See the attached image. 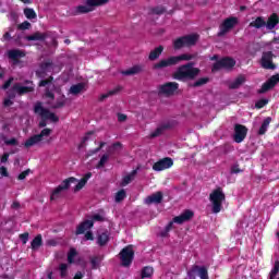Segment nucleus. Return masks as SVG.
I'll return each instance as SVG.
<instances>
[{
    "mask_svg": "<svg viewBox=\"0 0 279 279\" xmlns=\"http://www.w3.org/2000/svg\"><path fill=\"white\" fill-rule=\"evenodd\" d=\"M195 63L189 62L183 64L177 69L173 73V80H178V82H186L196 80L197 75H199L201 70L194 66Z\"/></svg>",
    "mask_w": 279,
    "mask_h": 279,
    "instance_id": "f257e3e1",
    "label": "nucleus"
},
{
    "mask_svg": "<svg viewBox=\"0 0 279 279\" xmlns=\"http://www.w3.org/2000/svg\"><path fill=\"white\" fill-rule=\"evenodd\" d=\"M195 58H197V54L183 53L180 56H172L168 59H161L157 63H154L153 69L154 71H160L169 66H175V64H180L182 61L189 62V60H195Z\"/></svg>",
    "mask_w": 279,
    "mask_h": 279,
    "instance_id": "f03ea898",
    "label": "nucleus"
},
{
    "mask_svg": "<svg viewBox=\"0 0 279 279\" xmlns=\"http://www.w3.org/2000/svg\"><path fill=\"white\" fill-rule=\"evenodd\" d=\"M34 112L40 117L38 128H47V121H51V123H58L60 121V118L49 109L43 107L40 101L35 104Z\"/></svg>",
    "mask_w": 279,
    "mask_h": 279,
    "instance_id": "7ed1b4c3",
    "label": "nucleus"
},
{
    "mask_svg": "<svg viewBox=\"0 0 279 279\" xmlns=\"http://www.w3.org/2000/svg\"><path fill=\"white\" fill-rule=\"evenodd\" d=\"M197 40H199L198 35H184L174 39L172 43V47L174 51H180V49H184V47H193L197 45Z\"/></svg>",
    "mask_w": 279,
    "mask_h": 279,
    "instance_id": "20e7f679",
    "label": "nucleus"
},
{
    "mask_svg": "<svg viewBox=\"0 0 279 279\" xmlns=\"http://www.w3.org/2000/svg\"><path fill=\"white\" fill-rule=\"evenodd\" d=\"M209 202L213 204V213L215 215L221 213L222 204L226 202V194L221 187L214 190L209 194Z\"/></svg>",
    "mask_w": 279,
    "mask_h": 279,
    "instance_id": "39448f33",
    "label": "nucleus"
},
{
    "mask_svg": "<svg viewBox=\"0 0 279 279\" xmlns=\"http://www.w3.org/2000/svg\"><path fill=\"white\" fill-rule=\"evenodd\" d=\"M192 217H195V213L191 209H185L181 215L175 216L172 221H170L165 230L166 232H171L173 230V223H178L179 226H182V223H186V221H191Z\"/></svg>",
    "mask_w": 279,
    "mask_h": 279,
    "instance_id": "423d86ee",
    "label": "nucleus"
},
{
    "mask_svg": "<svg viewBox=\"0 0 279 279\" xmlns=\"http://www.w3.org/2000/svg\"><path fill=\"white\" fill-rule=\"evenodd\" d=\"M234 66H236V61L234 59L231 57H223L214 63L211 71L213 73L216 71H221V69H225L226 71H232Z\"/></svg>",
    "mask_w": 279,
    "mask_h": 279,
    "instance_id": "0eeeda50",
    "label": "nucleus"
},
{
    "mask_svg": "<svg viewBox=\"0 0 279 279\" xmlns=\"http://www.w3.org/2000/svg\"><path fill=\"white\" fill-rule=\"evenodd\" d=\"M74 182H77V179L75 177H70L63 180L62 183L52 191L50 195L51 202H53V199H58L62 191H69V189H71V184H74Z\"/></svg>",
    "mask_w": 279,
    "mask_h": 279,
    "instance_id": "6e6552de",
    "label": "nucleus"
},
{
    "mask_svg": "<svg viewBox=\"0 0 279 279\" xmlns=\"http://www.w3.org/2000/svg\"><path fill=\"white\" fill-rule=\"evenodd\" d=\"M120 260L122 267H130L134 260V248L132 245H128L120 252Z\"/></svg>",
    "mask_w": 279,
    "mask_h": 279,
    "instance_id": "1a4fd4ad",
    "label": "nucleus"
},
{
    "mask_svg": "<svg viewBox=\"0 0 279 279\" xmlns=\"http://www.w3.org/2000/svg\"><path fill=\"white\" fill-rule=\"evenodd\" d=\"M274 58H276V54H274L272 51L263 52L262 59H260L262 69H266L267 71H276V64L274 62Z\"/></svg>",
    "mask_w": 279,
    "mask_h": 279,
    "instance_id": "9d476101",
    "label": "nucleus"
},
{
    "mask_svg": "<svg viewBox=\"0 0 279 279\" xmlns=\"http://www.w3.org/2000/svg\"><path fill=\"white\" fill-rule=\"evenodd\" d=\"M236 25H239V17L231 16L226 19L219 26L220 31L218 33V36H226V34H228L230 29H234Z\"/></svg>",
    "mask_w": 279,
    "mask_h": 279,
    "instance_id": "9b49d317",
    "label": "nucleus"
},
{
    "mask_svg": "<svg viewBox=\"0 0 279 279\" xmlns=\"http://www.w3.org/2000/svg\"><path fill=\"white\" fill-rule=\"evenodd\" d=\"M195 274H198V277L201 279H209L208 278V268L206 266H197L194 265L192 268L187 271V277L185 279H195Z\"/></svg>",
    "mask_w": 279,
    "mask_h": 279,
    "instance_id": "f8f14e48",
    "label": "nucleus"
},
{
    "mask_svg": "<svg viewBox=\"0 0 279 279\" xmlns=\"http://www.w3.org/2000/svg\"><path fill=\"white\" fill-rule=\"evenodd\" d=\"M279 83V74L272 75L270 78H268L262 87L257 90L258 95H264V93H269L272 88L276 87V84Z\"/></svg>",
    "mask_w": 279,
    "mask_h": 279,
    "instance_id": "ddd939ff",
    "label": "nucleus"
},
{
    "mask_svg": "<svg viewBox=\"0 0 279 279\" xmlns=\"http://www.w3.org/2000/svg\"><path fill=\"white\" fill-rule=\"evenodd\" d=\"M279 83V74L272 75L270 78H268L262 87L257 90L258 95H264V93H269L272 88L276 87V84Z\"/></svg>",
    "mask_w": 279,
    "mask_h": 279,
    "instance_id": "4468645a",
    "label": "nucleus"
},
{
    "mask_svg": "<svg viewBox=\"0 0 279 279\" xmlns=\"http://www.w3.org/2000/svg\"><path fill=\"white\" fill-rule=\"evenodd\" d=\"M247 138V129L243 124L234 125L233 141L234 143H243Z\"/></svg>",
    "mask_w": 279,
    "mask_h": 279,
    "instance_id": "2eb2a0df",
    "label": "nucleus"
},
{
    "mask_svg": "<svg viewBox=\"0 0 279 279\" xmlns=\"http://www.w3.org/2000/svg\"><path fill=\"white\" fill-rule=\"evenodd\" d=\"M178 88H180V84L175 82H168L159 86V95H167L169 97L173 95Z\"/></svg>",
    "mask_w": 279,
    "mask_h": 279,
    "instance_id": "dca6fc26",
    "label": "nucleus"
},
{
    "mask_svg": "<svg viewBox=\"0 0 279 279\" xmlns=\"http://www.w3.org/2000/svg\"><path fill=\"white\" fill-rule=\"evenodd\" d=\"M173 159L171 157H165L153 165L154 171H165V169H171Z\"/></svg>",
    "mask_w": 279,
    "mask_h": 279,
    "instance_id": "f3484780",
    "label": "nucleus"
},
{
    "mask_svg": "<svg viewBox=\"0 0 279 279\" xmlns=\"http://www.w3.org/2000/svg\"><path fill=\"white\" fill-rule=\"evenodd\" d=\"M163 198L165 195L162 194V192L158 191L147 196L145 198V204H147V206H151V204H162Z\"/></svg>",
    "mask_w": 279,
    "mask_h": 279,
    "instance_id": "a211bd4d",
    "label": "nucleus"
},
{
    "mask_svg": "<svg viewBox=\"0 0 279 279\" xmlns=\"http://www.w3.org/2000/svg\"><path fill=\"white\" fill-rule=\"evenodd\" d=\"M95 226L93 220H84L76 227L75 234L80 236V234H84L85 232L90 231V229Z\"/></svg>",
    "mask_w": 279,
    "mask_h": 279,
    "instance_id": "6ab92c4d",
    "label": "nucleus"
},
{
    "mask_svg": "<svg viewBox=\"0 0 279 279\" xmlns=\"http://www.w3.org/2000/svg\"><path fill=\"white\" fill-rule=\"evenodd\" d=\"M13 90H15L17 93V95H20V97H23V95H27L29 93H34V86L29 85V86H21V84L15 83L13 85Z\"/></svg>",
    "mask_w": 279,
    "mask_h": 279,
    "instance_id": "aec40b11",
    "label": "nucleus"
},
{
    "mask_svg": "<svg viewBox=\"0 0 279 279\" xmlns=\"http://www.w3.org/2000/svg\"><path fill=\"white\" fill-rule=\"evenodd\" d=\"M40 70L41 72H36V75H38V77H43V73H49L51 71H53V61L51 60H47L40 63Z\"/></svg>",
    "mask_w": 279,
    "mask_h": 279,
    "instance_id": "412c9836",
    "label": "nucleus"
},
{
    "mask_svg": "<svg viewBox=\"0 0 279 279\" xmlns=\"http://www.w3.org/2000/svg\"><path fill=\"white\" fill-rule=\"evenodd\" d=\"M278 25H279V16L277 15V13H272L268 17L265 27L271 32V29H276Z\"/></svg>",
    "mask_w": 279,
    "mask_h": 279,
    "instance_id": "4be33fe9",
    "label": "nucleus"
},
{
    "mask_svg": "<svg viewBox=\"0 0 279 279\" xmlns=\"http://www.w3.org/2000/svg\"><path fill=\"white\" fill-rule=\"evenodd\" d=\"M144 69H145V66H143L141 64H136L128 70L122 71L121 74L126 75V76L138 75V73H143Z\"/></svg>",
    "mask_w": 279,
    "mask_h": 279,
    "instance_id": "5701e85b",
    "label": "nucleus"
},
{
    "mask_svg": "<svg viewBox=\"0 0 279 279\" xmlns=\"http://www.w3.org/2000/svg\"><path fill=\"white\" fill-rule=\"evenodd\" d=\"M166 130H171L170 123H163L159 125L154 132L150 133V138H157V136H161Z\"/></svg>",
    "mask_w": 279,
    "mask_h": 279,
    "instance_id": "b1692460",
    "label": "nucleus"
},
{
    "mask_svg": "<svg viewBox=\"0 0 279 279\" xmlns=\"http://www.w3.org/2000/svg\"><path fill=\"white\" fill-rule=\"evenodd\" d=\"M93 178V172H87L75 185L74 193H77V191H82L84 186H86L89 179Z\"/></svg>",
    "mask_w": 279,
    "mask_h": 279,
    "instance_id": "393cba45",
    "label": "nucleus"
},
{
    "mask_svg": "<svg viewBox=\"0 0 279 279\" xmlns=\"http://www.w3.org/2000/svg\"><path fill=\"white\" fill-rule=\"evenodd\" d=\"M8 56L10 60H14V62H17L19 58H25L26 53L21 49H12L9 50Z\"/></svg>",
    "mask_w": 279,
    "mask_h": 279,
    "instance_id": "a878e982",
    "label": "nucleus"
},
{
    "mask_svg": "<svg viewBox=\"0 0 279 279\" xmlns=\"http://www.w3.org/2000/svg\"><path fill=\"white\" fill-rule=\"evenodd\" d=\"M163 51H165V47L158 46L157 48L150 51V53L148 54V60H150V62L158 60V58L162 56Z\"/></svg>",
    "mask_w": 279,
    "mask_h": 279,
    "instance_id": "bb28decb",
    "label": "nucleus"
},
{
    "mask_svg": "<svg viewBox=\"0 0 279 279\" xmlns=\"http://www.w3.org/2000/svg\"><path fill=\"white\" fill-rule=\"evenodd\" d=\"M243 84H245V76L240 75L229 84V88L230 90H236V88H241Z\"/></svg>",
    "mask_w": 279,
    "mask_h": 279,
    "instance_id": "cd10ccee",
    "label": "nucleus"
},
{
    "mask_svg": "<svg viewBox=\"0 0 279 279\" xmlns=\"http://www.w3.org/2000/svg\"><path fill=\"white\" fill-rule=\"evenodd\" d=\"M121 149H123V144H121V142H116L108 147L107 154H109V156H114V154H120Z\"/></svg>",
    "mask_w": 279,
    "mask_h": 279,
    "instance_id": "c85d7f7f",
    "label": "nucleus"
},
{
    "mask_svg": "<svg viewBox=\"0 0 279 279\" xmlns=\"http://www.w3.org/2000/svg\"><path fill=\"white\" fill-rule=\"evenodd\" d=\"M265 25H266L265 17L257 16L254 21H252L248 24V27H254L255 29H263V27H265Z\"/></svg>",
    "mask_w": 279,
    "mask_h": 279,
    "instance_id": "c756f323",
    "label": "nucleus"
},
{
    "mask_svg": "<svg viewBox=\"0 0 279 279\" xmlns=\"http://www.w3.org/2000/svg\"><path fill=\"white\" fill-rule=\"evenodd\" d=\"M109 241H110V235L108 234V232H102V233L98 234V236H97V244L100 247L108 245Z\"/></svg>",
    "mask_w": 279,
    "mask_h": 279,
    "instance_id": "7c9ffc66",
    "label": "nucleus"
},
{
    "mask_svg": "<svg viewBox=\"0 0 279 279\" xmlns=\"http://www.w3.org/2000/svg\"><path fill=\"white\" fill-rule=\"evenodd\" d=\"M43 140H40V135L36 134L31 136L26 142L24 143V147L29 148L34 147V145H38Z\"/></svg>",
    "mask_w": 279,
    "mask_h": 279,
    "instance_id": "2f4dec72",
    "label": "nucleus"
},
{
    "mask_svg": "<svg viewBox=\"0 0 279 279\" xmlns=\"http://www.w3.org/2000/svg\"><path fill=\"white\" fill-rule=\"evenodd\" d=\"M46 38H47V34L40 33V32H36L33 35H27L25 37V40H28V41L45 40Z\"/></svg>",
    "mask_w": 279,
    "mask_h": 279,
    "instance_id": "473e14b6",
    "label": "nucleus"
},
{
    "mask_svg": "<svg viewBox=\"0 0 279 279\" xmlns=\"http://www.w3.org/2000/svg\"><path fill=\"white\" fill-rule=\"evenodd\" d=\"M270 123H271V117H267V118L263 121V123H262V125H260V128H259V130H258L259 136H263V135L267 134V130L269 129V124H270Z\"/></svg>",
    "mask_w": 279,
    "mask_h": 279,
    "instance_id": "72a5a7b5",
    "label": "nucleus"
},
{
    "mask_svg": "<svg viewBox=\"0 0 279 279\" xmlns=\"http://www.w3.org/2000/svg\"><path fill=\"white\" fill-rule=\"evenodd\" d=\"M31 247L33 251L38 250L39 247H43V234H37L33 241L31 242Z\"/></svg>",
    "mask_w": 279,
    "mask_h": 279,
    "instance_id": "f704fd0d",
    "label": "nucleus"
},
{
    "mask_svg": "<svg viewBox=\"0 0 279 279\" xmlns=\"http://www.w3.org/2000/svg\"><path fill=\"white\" fill-rule=\"evenodd\" d=\"M110 0H86V5H90L93 10L95 8H100L101 5H106V3H109Z\"/></svg>",
    "mask_w": 279,
    "mask_h": 279,
    "instance_id": "c9c22d12",
    "label": "nucleus"
},
{
    "mask_svg": "<svg viewBox=\"0 0 279 279\" xmlns=\"http://www.w3.org/2000/svg\"><path fill=\"white\" fill-rule=\"evenodd\" d=\"M154 276V268L151 266H145L141 271V278H151Z\"/></svg>",
    "mask_w": 279,
    "mask_h": 279,
    "instance_id": "e433bc0d",
    "label": "nucleus"
},
{
    "mask_svg": "<svg viewBox=\"0 0 279 279\" xmlns=\"http://www.w3.org/2000/svg\"><path fill=\"white\" fill-rule=\"evenodd\" d=\"M93 11L94 9L88 4L78 5L75 9V14H88V12H93Z\"/></svg>",
    "mask_w": 279,
    "mask_h": 279,
    "instance_id": "4c0bfd02",
    "label": "nucleus"
},
{
    "mask_svg": "<svg viewBox=\"0 0 279 279\" xmlns=\"http://www.w3.org/2000/svg\"><path fill=\"white\" fill-rule=\"evenodd\" d=\"M101 260H104V257H101V256L89 257L92 269H99V265H101Z\"/></svg>",
    "mask_w": 279,
    "mask_h": 279,
    "instance_id": "58836bf2",
    "label": "nucleus"
},
{
    "mask_svg": "<svg viewBox=\"0 0 279 279\" xmlns=\"http://www.w3.org/2000/svg\"><path fill=\"white\" fill-rule=\"evenodd\" d=\"M108 160H110V154L106 153L100 157V160L96 165V169H104V167H106L108 163Z\"/></svg>",
    "mask_w": 279,
    "mask_h": 279,
    "instance_id": "ea45409f",
    "label": "nucleus"
},
{
    "mask_svg": "<svg viewBox=\"0 0 279 279\" xmlns=\"http://www.w3.org/2000/svg\"><path fill=\"white\" fill-rule=\"evenodd\" d=\"M167 9L162 5H157L154 8H150L149 14H156L157 16H161V14L166 13Z\"/></svg>",
    "mask_w": 279,
    "mask_h": 279,
    "instance_id": "a19ab883",
    "label": "nucleus"
},
{
    "mask_svg": "<svg viewBox=\"0 0 279 279\" xmlns=\"http://www.w3.org/2000/svg\"><path fill=\"white\" fill-rule=\"evenodd\" d=\"M121 90V87H116L114 89L109 90L107 94L100 95L98 98V101H104L105 99H108V97H112L113 95H117Z\"/></svg>",
    "mask_w": 279,
    "mask_h": 279,
    "instance_id": "79ce46f5",
    "label": "nucleus"
},
{
    "mask_svg": "<svg viewBox=\"0 0 279 279\" xmlns=\"http://www.w3.org/2000/svg\"><path fill=\"white\" fill-rule=\"evenodd\" d=\"M82 90H84V83H78L70 87L71 95H80Z\"/></svg>",
    "mask_w": 279,
    "mask_h": 279,
    "instance_id": "37998d69",
    "label": "nucleus"
},
{
    "mask_svg": "<svg viewBox=\"0 0 279 279\" xmlns=\"http://www.w3.org/2000/svg\"><path fill=\"white\" fill-rule=\"evenodd\" d=\"M24 15L26 16V19H28V21H33V19H37V16H38L36 14V11L32 8H25Z\"/></svg>",
    "mask_w": 279,
    "mask_h": 279,
    "instance_id": "c03bdc74",
    "label": "nucleus"
},
{
    "mask_svg": "<svg viewBox=\"0 0 279 279\" xmlns=\"http://www.w3.org/2000/svg\"><path fill=\"white\" fill-rule=\"evenodd\" d=\"M125 197H128V193L125 192V190H120L116 193L114 202L117 204H121V202H123Z\"/></svg>",
    "mask_w": 279,
    "mask_h": 279,
    "instance_id": "a18cd8bd",
    "label": "nucleus"
},
{
    "mask_svg": "<svg viewBox=\"0 0 279 279\" xmlns=\"http://www.w3.org/2000/svg\"><path fill=\"white\" fill-rule=\"evenodd\" d=\"M210 82L209 77H201L196 82H194L191 86L193 88H199V86H204Z\"/></svg>",
    "mask_w": 279,
    "mask_h": 279,
    "instance_id": "49530a36",
    "label": "nucleus"
},
{
    "mask_svg": "<svg viewBox=\"0 0 279 279\" xmlns=\"http://www.w3.org/2000/svg\"><path fill=\"white\" fill-rule=\"evenodd\" d=\"M267 104H269V99H267V98H262V99H259V100H257V101L255 102V108H256L257 110H262V108H264L265 106H267Z\"/></svg>",
    "mask_w": 279,
    "mask_h": 279,
    "instance_id": "de8ad7c7",
    "label": "nucleus"
},
{
    "mask_svg": "<svg viewBox=\"0 0 279 279\" xmlns=\"http://www.w3.org/2000/svg\"><path fill=\"white\" fill-rule=\"evenodd\" d=\"M136 173V170H134L132 172V174H129V175H125L122 180V186H128V184H130V182H132V180H134L133 175H135Z\"/></svg>",
    "mask_w": 279,
    "mask_h": 279,
    "instance_id": "09e8293b",
    "label": "nucleus"
},
{
    "mask_svg": "<svg viewBox=\"0 0 279 279\" xmlns=\"http://www.w3.org/2000/svg\"><path fill=\"white\" fill-rule=\"evenodd\" d=\"M64 106H66V100H64V98L57 99L56 104L52 105V109L58 110L60 108H64Z\"/></svg>",
    "mask_w": 279,
    "mask_h": 279,
    "instance_id": "8fccbe9b",
    "label": "nucleus"
},
{
    "mask_svg": "<svg viewBox=\"0 0 279 279\" xmlns=\"http://www.w3.org/2000/svg\"><path fill=\"white\" fill-rule=\"evenodd\" d=\"M75 256H77V251L75 248H71L68 254V263H70V265H72V263H74Z\"/></svg>",
    "mask_w": 279,
    "mask_h": 279,
    "instance_id": "3c124183",
    "label": "nucleus"
},
{
    "mask_svg": "<svg viewBox=\"0 0 279 279\" xmlns=\"http://www.w3.org/2000/svg\"><path fill=\"white\" fill-rule=\"evenodd\" d=\"M32 27V23H29L28 21H24L23 23L17 25V29H20L21 32H25V29H29Z\"/></svg>",
    "mask_w": 279,
    "mask_h": 279,
    "instance_id": "603ef678",
    "label": "nucleus"
},
{
    "mask_svg": "<svg viewBox=\"0 0 279 279\" xmlns=\"http://www.w3.org/2000/svg\"><path fill=\"white\" fill-rule=\"evenodd\" d=\"M278 271H279V262H275V266L270 271V279H275L276 276H278Z\"/></svg>",
    "mask_w": 279,
    "mask_h": 279,
    "instance_id": "864d4df0",
    "label": "nucleus"
},
{
    "mask_svg": "<svg viewBox=\"0 0 279 279\" xmlns=\"http://www.w3.org/2000/svg\"><path fill=\"white\" fill-rule=\"evenodd\" d=\"M59 269H60L61 278H66V271L69 269V265L60 264Z\"/></svg>",
    "mask_w": 279,
    "mask_h": 279,
    "instance_id": "5fc2aeb1",
    "label": "nucleus"
},
{
    "mask_svg": "<svg viewBox=\"0 0 279 279\" xmlns=\"http://www.w3.org/2000/svg\"><path fill=\"white\" fill-rule=\"evenodd\" d=\"M51 82H53V76H49L48 78L46 80H41L38 84L39 87H45L49 84H51Z\"/></svg>",
    "mask_w": 279,
    "mask_h": 279,
    "instance_id": "6e6d98bb",
    "label": "nucleus"
},
{
    "mask_svg": "<svg viewBox=\"0 0 279 279\" xmlns=\"http://www.w3.org/2000/svg\"><path fill=\"white\" fill-rule=\"evenodd\" d=\"M7 99H16V89H14V86L7 92Z\"/></svg>",
    "mask_w": 279,
    "mask_h": 279,
    "instance_id": "4d7b16f0",
    "label": "nucleus"
},
{
    "mask_svg": "<svg viewBox=\"0 0 279 279\" xmlns=\"http://www.w3.org/2000/svg\"><path fill=\"white\" fill-rule=\"evenodd\" d=\"M51 135V129H44L37 136L43 141L44 136H50Z\"/></svg>",
    "mask_w": 279,
    "mask_h": 279,
    "instance_id": "13d9d810",
    "label": "nucleus"
},
{
    "mask_svg": "<svg viewBox=\"0 0 279 279\" xmlns=\"http://www.w3.org/2000/svg\"><path fill=\"white\" fill-rule=\"evenodd\" d=\"M29 173H32L31 169H26L23 172H21L17 177V180H25V178H27V175H29Z\"/></svg>",
    "mask_w": 279,
    "mask_h": 279,
    "instance_id": "bf43d9fd",
    "label": "nucleus"
},
{
    "mask_svg": "<svg viewBox=\"0 0 279 279\" xmlns=\"http://www.w3.org/2000/svg\"><path fill=\"white\" fill-rule=\"evenodd\" d=\"M0 175L2 178H10V172H8V168H5V166L0 167Z\"/></svg>",
    "mask_w": 279,
    "mask_h": 279,
    "instance_id": "052dcab7",
    "label": "nucleus"
},
{
    "mask_svg": "<svg viewBox=\"0 0 279 279\" xmlns=\"http://www.w3.org/2000/svg\"><path fill=\"white\" fill-rule=\"evenodd\" d=\"M12 32H14V27H9V32L4 33L2 36L3 40H12V35H10Z\"/></svg>",
    "mask_w": 279,
    "mask_h": 279,
    "instance_id": "680f3d73",
    "label": "nucleus"
},
{
    "mask_svg": "<svg viewBox=\"0 0 279 279\" xmlns=\"http://www.w3.org/2000/svg\"><path fill=\"white\" fill-rule=\"evenodd\" d=\"M20 239H21L23 245H25L27 243V241H29V233L25 232V233L20 234Z\"/></svg>",
    "mask_w": 279,
    "mask_h": 279,
    "instance_id": "e2e57ef3",
    "label": "nucleus"
},
{
    "mask_svg": "<svg viewBox=\"0 0 279 279\" xmlns=\"http://www.w3.org/2000/svg\"><path fill=\"white\" fill-rule=\"evenodd\" d=\"M4 145H12V146H16V145H19V140H17V138L12 137V138H10V140L4 141Z\"/></svg>",
    "mask_w": 279,
    "mask_h": 279,
    "instance_id": "0e129e2a",
    "label": "nucleus"
},
{
    "mask_svg": "<svg viewBox=\"0 0 279 279\" xmlns=\"http://www.w3.org/2000/svg\"><path fill=\"white\" fill-rule=\"evenodd\" d=\"M12 82H14L13 77H10L3 85H2V89L3 90H8V88H10V86H12Z\"/></svg>",
    "mask_w": 279,
    "mask_h": 279,
    "instance_id": "69168bd1",
    "label": "nucleus"
},
{
    "mask_svg": "<svg viewBox=\"0 0 279 279\" xmlns=\"http://www.w3.org/2000/svg\"><path fill=\"white\" fill-rule=\"evenodd\" d=\"M85 241H95V235L93 234V231H86Z\"/></svg>",
    "mask_w": 279,
    "mask_h": 279,
    "instance_id": "338daca9",
    "label": "nucleus"
},
{
    "mask_svg": "<svg viewBox=\"0 0 279 279\" xmlns=\"http://www.w3.org/2000/svg\"><path fill=\"white\" fill-rule=\"evenodd\" d=\"M4 108H10V106H14V101L11 98H5L3 101Z\"/></svg>",
    "mask_w": 279,
    "mask_h": 279,
    "instance_id": "774afa93",
    "label": "nucleus"
}]
</instances>
